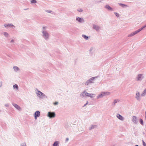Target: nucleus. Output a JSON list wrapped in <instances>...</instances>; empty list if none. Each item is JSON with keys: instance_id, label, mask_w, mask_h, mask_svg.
<instances>
[{"instance_id": "nucleus-8", "label": "nucleus", "mask_w": 146, "mask_h": 146, "mask_svg": "<svg viewBox=\"0 0 146 146\" xmlns=\"http://www.w3.org/2000/svg\"><path fill=\"white\" fill-rule=\"evenodd\" d=\"M132 121L135 124H137V117L135 116H133L132 117Z\"/></svg>"}, {"instance_id": "nucleus-28", "label": "nucleus", "mask_w": 146, "mask_h": 146, "mask_svg": "<svg viewBox=\"0 0 146 146\" xmlns=\"http://www.w3.org/2000/svg\"><path fill=\"white\" fill-rule=\"evenodd\" d=\"M36 1L35 0H32L31 1V3H36Z\"/></svg>"}, {"instance_id": "nucleus-2", "label": "nucleus", "mask_w": 146, "mask_h": 146, "mask_svg": "<svg viewBox=\"0 0 146 146\" xmlns=\"http://www.w3.org/2000/svg\"><path fill=\"white\" fill-rule=\"evenodd\" d=\"M110 92H101L96 97L97 99L103 98L104 96H109L110 95Z\"/></svg>"}, {"instance_id": "nucleus-3", "label": "nucleus", "mask_w": 146, "mask_h": 146, "mask_svg": "<svg viewBox=\"0 0 146 146\" xmlns=\"http://www.w3.org/2000/svg\"><path fill=\"white\" fill-rule=\"evenodd\" d=\"M144 78L143 74H139L136 76L135 80L137 81H141Z\"/></svg>"}, {"instance_id": "nucleus-23", "label": "nucleus", "mask_w": 146, "mask_h": 146, "mask_svg": "<svg viewBox=\"0 0 146 146\" xmlns=\"http://www.w3.org/2000/svg\"><path fill=\"white\" fill-rule=\"evenodd\" d=\"M13 87L14 88H16L17 89H18V88H19L17 84H15V85H14L13 86Z\"/></svg>"}, {"instance_id": "nucleus-27", "label": "nucleus", "mask_w": 146, "mask_h": 146, "mask_svg": "<svg viewBox=\"0 0 146 146\" xmlns=\"http://www.w3.org/2000/svg\"><path fill=\"white\" fill-rule=\"evenodd\" d=\"M140 123H141L142 125H143V120H142V119H140Z\"/></svg>"}, {"instance_id": "nucleus-36", "label": "nucleus", "mask_w": 146, "mask_h": 146, "mask_svg": "<svg viewBox=\"0 0 146 146\" xmlns=\"http://www.w3.org/2000/svg\"><path fill=\"white\" fill-rule=\"evenodd\" d=\"M146 27V26L145 25L144 26H143V28H145Z\"/></svg>"}, {"instance_id": "nucleus-31", "label": "nucleus", "mask_w": 146, "mask_h": 146, "mask_svg": "<svg viewBox=\"0 0 146 146\" xmlns=\"http://www.w3.org/2000/svg\"><path fill=\"white\" fill-rule=\"evenodd\" d=\"M4 35L5 36H7L8 35V34L7 33L5 32L4 33Z\"/></svg>"}, {"instance_id": "nucleus-5", "label": "nucleus", "mask_w": 146, "mask_h": 146, "mask_svg": "<svg viewBox=\"0 0 146 146\" xmlns=\"http://www.w3.org/2000/svg\"><path fill=\"white\" fill-rule=\"evenodd\" d=\"M48 115L50 118H51L55 117L56 115L55 113L54 112H49L48 113Z\"/></svg>"}, {"instance_id": "nucleus-38", "label": "nucleus", "mask_w": 146, "mask_h": 146, "mask_svg": "<svg viewBox=\"0 0 146 146\" xmlns=\"http://www.w3.org/2000/svg\"><path fill=\"white\" fill-rule=\"evenodd\" d=\"M135 146H139L138 145H135Z\"/></svg>"}, {"instance_id": "nucleus-35", "label": "nucleus", "mask_w": 146, "mask_h": 146, "mask_svg": "<svg viewBox=\"0 0 146 146\" xmlns=\"http://www.w3.org/2000/svg\"><path fill=\"white\" fill-rule=\"evenodd\" d=\"M4 26L5 27H8V24H5L4 25Z\"/></svg>"}, {"instance_id": "nucleus-39", "label": "nucleus", "mask_w": 146, "mask_h": 146, "mask_svg": "<svg viewBox=\"0 0 146 146\" xmlns=\"http://www.w3.org/2000/svg\"><path fill=\"white\" fill-rule=\"evenodd\" d=\"M13 40H12L11 41V42H13Z\"/></svg>"}, {"instance_id": "nucleus-30", "label": "nucleus", "mask_w": 146, "mask_h": 146, "mask_svg": "<svg viewBox=\"0 0 146 146\" xmlns=\"http://www.w3.org/2000/svg\"><path fill=\"white\" fill-rule=\"evenodd\" d=\"M143 145L144 146H146V144L143 141Z\"/></svg>"}, {"instance_id": "nucleus-6", "label": "nucleus", "mask_w": 146, "mask_h": 146, "mask_svg": "<svg viewBox=\"0 0 146 146\" xmlns=\"http://www.w3.org/2000/svg\"><path fill=\"white\" fill-rule=\"evenodd\" d=\"M135 98L137 100H141L140 93L138 92H136L135 94Z\"/></svg>"}, {"instance_id": "nucleus-33", "label": "nucleus", "mask_w": 146, "mask_h": 146, "mask_svg": "<svg viewBox=\"0 0 146 146\" xmlns=\"http://www.w3.org/2000/svg\"><path fill=\"white\" fill-rule=\"evenodd\" d=\"M69 140V139L68 138H66V142H67Z\"/></svg>"}, {"instance_id": "nucleus-10", "label": "nucleus", "mask_w": 146, "mask_h": 146, "mask_svg": "<svg viewBox=\"0 0 146 146\" xmlns=\"http://www.w3.org/2000/svg\"><path fill=\"white\" fill-rule=\"evenodd\" d=\"M138 33V32L137 31H137L129 34L128 35V37H131L134 36V35H136V34H137Z\"/></svg>"}, {"instance_id": "nucleus-15", "label": "nucleus", "mask_w": 146, "mask_h": 146, "mask_svg": "<svg viewBox=\"0 0 146 146\" xmlns=\"http://www.w3.org/2000/svg\"><path fill=\"white\" fill-rule=\"evenodd\" d=\"M94 78H92L88 80L86 82V84L88 85L89 83H92V81L94 80Z\"/></svg>"}, {"instance_id": "nucleus-19", "label": "nucleus", "mask_w": 146, "mask_h": 146, "mask_svg": "<svg viewBox=\"0 0 146 146\" xmlns=\"http://www.w3.org/2000/svg\"><path fill=\"white\" fill-rule=\"evenodd\" d=\"M17 109L19 110H21V108L19 106L17 105L16 104H14L13 105Z\"/></svg>"}, {"instance_id": "nucleus-22", "label": "nucleus", "mask_w": 146, "mask_h": 146, "mask_svg": "<svg viewBox=\"0 0 146 146\" xmlns=\"http://www.w3.org/2000/svg\"><path fill=\"white\" fill-rule=\"evenodd\" d=\"M13 68L15 71H18L19 70V68L16 66H14L13 67Z\"/></svg>"}, {"instance_id": "nucleus-24", "label": "nucleus", "mask_w": 146, "mask_h": 146, "mask_svg": "<svg viewBox=\"0 0 146 146\" xmlns=\"http://www.w3.org/2000/svg\"><path fill=\"white\" fill-rule=\"evenodd\" d=\"M77 11L80 12H82L83 11V10L81 8H78L77 9Z\"/></svg>"}, {"instance_id": "nucleus-4", "label": "nucleus", "mask_w": 146, "mask_h": 146, "mask_svg": "<svg viewBox=\"0 0 146 146\" xmlns=\"http://www.w3.org/2000/svg\"><path fill=\"white\" fill-rule=\"evenodd\" d=\"M36 93L38 96L40 98H42L45 96V95L43 93L39 91H38Z\"/></svg>"}, {"instance_id": "nucleus-37", "label": "nucleus", "mask_w": 146, "mask_h": 146, "mask_svg": "<svg viewBox=\"0 0 146 146\" xmlns=\"http://www.w3.org/2000/svg\"><path fill=\"white\" fill-rule=\"evenodd\" d=\"M114 102H115V103H116V102H117V100H115Z\"/></svg>"}, {"instance_id": "nucleus-1", "label": "nucleus", "mask_w": 146, "mask_h": 146, "mask_svg": "<svg viewBox=\"0 0 146 146\" xmlns=\"http://www.w3.org/2000/svg\"><path fill=\"white\" fill-rule=\"evenodd\" d=\"M85 96L92 98L95 96V95L93 94L88 93L86 90H84L81 93L80 97L83 98Z\"/></svg>"}, {"instance_id": "nucleus-9", "label": "nucleus", "mask_w": 146, "mask_h": 146, "mask_svg": "<svg viewBox=\"0 0 146 146\" xmlns=\"http://www.w3.org/2000/svg\"><path fill=\"white\" fill-rule=\"evenodd\" d=\"M40 113L39 111H36L34 114L35 118V119H37V117H38L40 116Z\"/></svg>"}, {"instance_id": "nucleus-20", "label": "nucleus", "mask_w": 146, "mask_h": 146, "mask_svg": "<svg viewBox=\"0 0 146 146\" xmlns=\"http://www.w3.org/2000/svg\"><path fill=\"white\" fill-rule=\"evenodd\" d=\"M59 143L58 141L54 142L53 144V146H58Z\"/></svg>"}, {"instance_id": "nucleus-25", "label": "nucleus", "mask_w": 146, "mask_h": 146, "mask_svg": "<svg viewBox=\"0 0 146 146\" xmlns=\"http://www.w3.org/2000/svg\"><path fill=\"white\" fill-rule=\"evenodd\" d=\"M144 28H143V26L141 28L139 29L138 30H137V31L138 33H139L140 31H141L142 30H143V29Z\"/></svg>"}, {"instance_id": "nucleus-11", "label": "nucleus", "mask_w": 146, "mask_h": 146, "mask_svg": "<svg viewBox=\"0 0 146 146\" xmlns=\"http://www.w3.org/2000/svg\"><path fill=\"white\" fill-rule=\"evenodd\" d=\"M93 28L98 31H99L100 29V27L99 26L96 25H93Z\"/></svg>"}, {"instance_id": "nucleus-14", "label": "nucleus", "mask_w": 146, "mask_h": 146, "mask_svg": "<svg viewBox=\"0 0 146 146\" xmlns=\"http://www.w3.org/2000/svg\"><path fill=\"white\" fill-rule=\"evenodd\" d=\"M96 127V125H91L89 127V129L90 130H91Z\"/></svg>"}, {"instance_id": "nucleus-12", "label": "nucleus", "mask_w": 146, "mask_h": 146, "mask_svg": "<svg viewBox=\"0 0 146 146\" xmlns=\"http://www.w3.org/2000/svg\"><path fill=\"white\" fill-rule=\"evenodd\" d=\"M105 8L106 9L109 10L111 11H113V9L108 5H106L105 6Z\"/></svg>"}, {"instance_id": "nucleus-26", "label": "nucleus", "mask_w": 146, "mask_h": 146, "mask_svg": "<svg viewBox=\"0 0 146 146\" xmlns=\"http://www.w3.org/2000/svg\"><path fill=\"white\" fill-rule=\"evenodd\" d=\"M115 15L117 17H118L119 16V14L117 13H114Z\"/></svg>"}, {"instance_id": "nucleus-34", "label": "nucleus", "mask_w": 146, "mask_h": 146, "mask_svg": "<svg viewBox=\"0 0 146 146\" xmlns=\"http://www.w3.org/2000/svg\"><path fill=\"white\" fill-rule=\"evenodd\" d=\"M88 104V101H87L86 104L84 105V106H86V105L87 104Z\"/></svg>"}, {"instance_id": "nucleus-7", "label": "nucleus", "mask_w": 146, "mask_h": 146, "mask_svg": "<svg viewBox=\"0 0 146 146\" xmlns=\"http://www.w3.org/2000/svg\"><path fill=\"white\" fill-rule=\"evenodd\" d=\"M116 117L121 121H123L124 120V118L119 114H117L116 115Z\"/></svg>"}, {"instance_id": "nucleus-32", "label": "nucleus", "mask_w": 146, "mask_h": 146, "mask_svg": "<svg viewBox=\"0 0 146 146\" xmlns=\"http://www.w3.org/2000/svg\"><path fill=\"white\" fill-rule=\"evenodd\" d=\"M8 27H10L11 26H13V25L12 24H8Z\"/></svg>"}, {"instance_id": "nucleus-18", "label": "nucleus", "mask_w": 146, "mask_h": 146, "mask_svg": "<svg viewBox=\"0 0 146 146\" xmlns=\"http://www.w3.org/2000/svg\"><path fill=\"white\" fill-rule=\"evenodd\" d=\"M146 95V88L143 91L141 94V96H144Z\"/></svg>"}, {"instance_id": "nucleus-21", "label": "nucleus", "mask_w": 146, "mask_h": 146, "mask_svg": "<svg viewBox=\"0 0 146 146\" xmlns=\"http://www.w3.org/2000/svg\"><path fill=\"white\" fill-rule=\"evenodd\" d=\"M119 5L120 6H121L122 7H127V6L126 5H125V4H123L121 3H118Z\"/></svg>"}, {"instance_id": "nucleus-29", "label": "nucleus", "mask_w": 146, "mask_h": 146, "mask_svg": "<svg viewBox=\"0 0 146 146\" xmlns=\"http://www.w3.org/2000/svg\"><path fill=\"white\" fill-rule=\"evenodd\" d=\"M58 102H55L53 104L54 105H56L58 104Z\"/></svg>"}, {"instance_id": "nucleus-17", "label": "nucleus", "mask_w": 146, "mask_h": 146, "mask_svg": "<svg viewBox=\"0 0 146 146\" xmlns=\"http://www.w3.org/2000/svg\"><path fill=\"white\" fill-rule=\"evenodd\" d=\"M43 35L45 38H47L48 37V35L47 33L46 32L43 31Z\"/></svg>"}, {"instance_id": "nucleus-13", "label": "nucleus", "mask_w": 146, "mask_h": 146, "mask_svg": "<svg viewBox=\"0 0 146 146\" xmlns=\"http://www.w3.org/2000/svg\"><path fill=\"white\" fill-rule=\"evenodd\" d=\"M76 20L79 22V23H82L83 22L84 20L82 18H80L79 17H77L76 18Z\"/></svg>"}, {"instance_id": "nucleus-40", "label": "nucleus", "mask_w": 146, "mask_h": 146, "mask_svg": "<svg viewBox=\"0 0 146 146\" xmlns=\"http://www.w3.org/2000/svg\"><path fill=\"white\" fill-rule=\"evenodd\" d=\"M25 146V145L24 146Z\"/></svg>"}, {"instance_id": "nucleus-16", "label": "nucleus", "mask_w": 146, "mask_h": 146, "mask_svg": "<svg viewBox=\"0 0 146 146\" xmlns=\"http://www.w3.org/2000/svg\"><path fill=\"white\" fill-rule=\"evenodd\" d=\"M82 37L85 39L86 40H88L90 38V36H87L85 35H82Z\"/></svg>"}]
</instances>
